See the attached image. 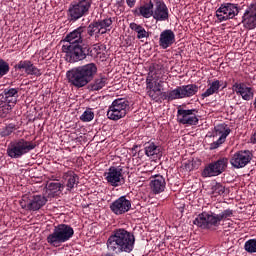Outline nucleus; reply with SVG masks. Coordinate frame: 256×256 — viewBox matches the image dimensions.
Masks as SVG:
<instances>
[{"label": "nucleus", "mask_w": 256, "mask_h": 256, "mask_svg": "<svg viewBox=\"0 0 256 256\" xmlns=\"http://www.w3.org/2000/svg\"><path fill=\"white\" fill-rule=\"evenodd\" d=\"M85 31H87V27L80 26L62 40V51L65 53L67 63H78V61L87 59V56L93 57V49L83 43Z\"/></svg>", "instance_id": "nucleus-1"}, {"label": "nucleus", "mask_w": 256, "mask_h": 256, "mask_svg": "<svg viewBox=\"0 0 256 256\" xmlns=\"http://www.w3.org/2000/svg\"><path fill=\"white\" fill-rule=\"evenodd\" d=\"M135 247V235L125 229H116L107 240V249L110 253H131Z\"/></svg>", "instance_id": "nucleus-2"}, {"label": "nucleus", "mask_w": 256, "mask_h": 256, "mask_svg": "<svg viewBox=\"0 0 256 256\" xmlns=\"http://www.w3.org/2000/svg\"><path fill=\"white\" fill-rule=\"evenodd\" d=\"M95 75H97V65L95 63L78 66L66 73L69 83L74 87H77V89H81V87L89 85V83H91L95 78Z\"/></svg>", "instance_id": "nucleus-3"}, {"label": "nucleus", "mask_w": 256, "mask_h": 256, "mask_svg": "<svg viewBox=\"0 0 256 256\" xmlns=\"http://www.w3.org/2000/svg\"><path fill=\"white\" fill-rule=\"evenodd\" d=\"M229 217H233V210L231 209H226L220 214L203 212L194 220V225L201 227V229H211L215 231V229L221 225V222L224 221V219H229Z\"/></svg>", "instance_id": "nucleus-4"}, {"label": "nucleus", "mask_w": 256, "mask_h": 256, "mask_svg": "<svg viewBox=\"0 0 256 256\" xmlns=\"http://www.w3.org/2000/svg\"><path fill=\"white\" fill-rule=\"evenodd\" d=\"M73 235H75L73 227L67 224H58L54 226L53 232L47 236L46 241L51 247H61V245L67 243Z\"/></svg>", "instance_id": "nucleus-5"}, {"label": "nucleus", "mask_w": 256, "mask_h": 256, "mask_svg": "<svg viewBox=\"0 0 256 256\" xmlns=\"http://www.w3.org/2000/svg\"><path fill=\"white\" fill-rule=\"evenodd\" d=\"M37 147L33 141H27L23 138L12 141L7 148V155L11 159H21L23 155H27Z\"/></svg>", "instance_id": "nucleus-6"}, {"label": "nucleus", "mask_w": 256, "mask_h": 256, "mask_svg": "<svg viewBox=\"0 0 256 256\" xmlns=\"http://www.w3.org/2000/svg\"><path fill=\"white\" fill-rule=\"evenodd\" d=\"M91 5H93V0H78L77 2L71 3L67 11L70 23H75V21H79L82 17H87Z\"/></svg>", "instance_id": "nucleus-7"}, {"label": "nucleus", "mask_w": 256, "mask_h": 256, "mask_svg": "<svg viewBox=\"0 0 256 256\" xmlns=\"http://www.w3.org/2000/svg\"><path fill=\"white\" fill-rule=\"evenodd\" d=\"M127 111H129V102L125 98H119L109 106L107 117L112 121H119V119H123L127 115Z\"/></svg>", "instance_id": "nucleus-8"}, {"label": "nucleus", "mask_w": 256, "mask_h": 256, "mask_svg": "<svg viewBox=\"0 0 256 256\" xmlns=\"http://www.w3.org/2000/svg\"><path fill=\"white\" fill-rule=\"evenodd\" d=\"M47 197L43 195H24L20 200V206L26 211H39L47 205Z\"/></svg>", "instance_id": "nucleus-9"}, {"label": "nucleus", "mask_w": 256, "mask_h": 256, "mask_svg": "<svg viewBox=\"0 0 256 256\" xmlns=\"http://www.w3.org/2000/svg\"><path fill=\"white\" fill-rule=\"evenodd\" d=\"M198 91L199 86H197V84L178 86L176 89L168 93V99L169 101H175V99H186L187 97L197 95Z\"/></svg>", "instance_id": "nucleus-10"}, {"label": "nucleus", "mask_w": 256, "mask_h": 256, "mask_svg": "<svg viewBox=\"0 0 256 256\" xmlns=\"http://www.w3.org/2000/svg\"><path fill=\"white\" fill-rule=\"evenodd\" d=\"M228 164L229 159L220 158L204 168V170L202 171V177H217L227 169Z\"/></svg>", "instance_id": "nucleus-11"}, {"label": "nucleus", "mask_w": 256, "mask_h": 256, "mask_svg": "<svg viewBox=\"0 0 256 256\" xmlns=\"http://www.w3.org/2000/svg\"><path fill=\"white\" fill-rule=\"evenodd\" d=\"M251 159H253V153L251 151L240 150L232 156L230 163L235 169H243V167L251 163Z\"/></svg>", "instance_id": "nucleus-12"}, {"label": "nucleus", "mask_w": 256, "mask_h": 256, "mask_svg": "<svg viewBox=\"0 0 256 256\" xmlns=\"http://www.w3.org/2000/svg\"><path fill=\"white\" fill-rule=\"evenodd\" d=\"M239 14V8L235 4L226 3L222 4L221 7L216 11V17L221 22L233 19L235 15Z\"/></svg>", "instance_id": "nucleus-13"}, {"label": "nucleus", "mask_w": 256, "mask_h": 256, "mask_svg": "<svg viewBox=\"0 0 256 256\" xmlns=\"http://www.w3.org/2000/svg\"><path fill=\"white\" fill-rule=\"evenodd\" d=\"M106 181L112 187H119L125 183V178H123V169L112 166L105 173Z\"/></svg>", "instance_id": "nucleus-14"}, {"label": "nucleus", "mask_w": 256, "mask_h": 256, "mask_svg": "<svg viewBox=\"0 0 256 256\" xmlns=\"http://www.w3.org/2000/svg\"><path fill=\"white\" fill-rule=\"evenodd\" d=\"M197 111L195 109L185 110V109H178L177 112V119L178 122L182 125H197L199 123V118L195 115Z\"/></svg>", "instance_id": "nucleus-15"}, {"label": "nucleus", "mask_w": 256, "mask_h": 256, "mask_svg": "<svg viewBox=\"0 0 256 256\" xmlns=\"http://www.w3.org/2000/svg\"><path fill=\"white\" fill-rule=\"evenodd\" d=\"M242 24L245 29L251 31L256 27V3L251 4L242 16Z\"/></svg>", "instance_id": "nucleus-16"}, {"label": "nucleus", "mask_w": 256, "mask_h": 256, "mask_svg": "<svg viewBox=\"0 0 256 256\" xmlns=\"http://www.w3.org/2000/svg\"><path fill=\"white\" fill-rule=\"evenodd\" d=\"M110 209L115 215H123L131 209V201L125 196H121L110 204Z\"/></svg>", "instance_id": "nucleus-17"}, {"label": "nucleus", "mask_w": 256, "mask_h": 256, "mask_svg": "<svg viewBox=\"0 0 256 256\" xmlns=\"http://www.w3.org/2000/svg\"><path fill=\"white\" fill-rule=\"evenodd\" d=\"M152 17L155 21H169V8L163 0H155Z\"/></svg>", "instance_id": "nucleus-18"}, {"label": "nucleus", "mask_w": 256, "mask_h": 256, "mask_svg": "<svg viewBox=\"0 0 256 256\" xmlns=\"http://www.w3.org/2000/svg\"><path fill=\"white\" fill-rule=\"evenodd\" d=\"M14 68L19 71H25L27 75H34L35 77H41L42 75L41 70L31 60H21Z\"/></svg>", "instance_id": "nucleus-19"}, {"label": "nucleus", "mask_w": 256, "mask_h": 256, "mask_svg": "<svg viewBox=\"0 0 256 256\" xmlns=\"http://www.w3.org/2000/svg\"><path fill=\"white\" fill-rule=\"evenodd\" d=\"M175 43V33L173 30H164L160 34L159 38V46L162 49H168V47H171Z\"/></svg>", "instance_id": "nucleus-20"}, {"label": "nucleus", "mask_w": 256, "mask_h": 256, "mask_svg": "<svg viewBox=\"0 0 256 256\" xmlns=\"http://www.w3.org/2000/svg\"><path fill=\"white\" fill-rule=\"evenodd\" d=\"M215 131L216 133H222V134L217 141L210 144L211 150L218 149L220 145H223V142L225 141V139H227V136L229 135V133H231V129L225 128V124L216 126Z\"/></svg>", "instance_id": "nucleus-21"}, {"label": "nucleus", "mask_w": 256, "mask_h": 256, "mask_svg": "<svg viewBox=\"0 0 256 256\" xmlns=\"http://www.w3.org/2000/svg\"><path fill=\"white\" fill-rule=\"evenodd\" d=\"M166 185L167 183L165 182L164 177L161 175L155 176L154 179L151 180L150 182L151 191L155 195H158L159 193H163V191H165Z\"/></svg>", "instance_id": "nucleus-22"}, {"label": "nucleus", "mask_w": 256, "mask_h": 256, "mask_svg": "<svg viewBox=\"0 0 256 256\" xmlns=\"http://www.w3.org/2000/svg\"><path fill=\"white\" fill-rule=\"evenodd\" d=\"M153 7H155V5L150 0L149 3L136 8L134 13L138 16L144 17L145 19H149V17H153Z\"/></svg>", "instance_id": "nucleus-23"}, {"label": "nucleus", "mask_w": 256, "mask_h": 256, "mask_svg": "<svg viewBox=\"0 0 256 256\" xmlns=\"http://www.w3.org/2000/svg\"><path fill=\"white\" fill-rule=\"evenodd\" d=\"M18 97H19V89L10 88V89L4 90V96H2V99L10 103L11 105H15V103H17Z\"/></svg>", "instance_id": "nucleus-24"}, {"label": "nucleus", "mask_w": 256, "mask_h": 256, "mask_svg": "<svg viewBox=\"0 0 256 256\" xmlns=\"http://www.w3.org/2000/svg\"><path fill=\"white\" fill-rule=\"evenodd\" d=\"M107 83H109V78L105 75H100L89 85V89L90 91H101Z\"/></svg>", "instance_id": "nucleus-25"}, {"label": "nucleus", "mask_w": 256, "mask_h": 256, "mask_svg": "<svg viewBox=\"0 0 256 256\" xmlns=\"http://www.w3.org/2000/svg\"><path fill=\"white\" fill-rule=\"evenodd\" d=\"M65 186L59 182H47L45 186V191L49 197L54 196L55 193H59V191H63Z\"/></svg>", "instance_id": "nucleus-26"}, {"label": "nucleus", "mask_w": 256, "mask_h": 256, "mask_svg": "<svg viewBox=\"0 0 256 256\" xmlns=\"http://www.w3.org/2000/svg\"><path fill=\"white\" fill-rule=\"evenodd\" d=\"M236 89H238L236 93H239L244 101H251L253 98V89L251 87H245L241 84H237Z\"/></svg>", "instance_id": "nucleus-27"}, {"label": "nucleus", "mask_w": 256, "mask_h": 256, "mask_svg": "<svg viewBox=\"0 0 256 256\" xmlns=\"http://www.w3.org/2000/svg\"><path fill=\"white\" fill-rule=\"evenodd\" d=\"M65 179L67 181L66 187L68 191H71L72 189H74L75 185L76 186L79 185V175L75 174L74 172H70L66 174Z\"/></svg>", "instance_id": "nucleus-28"}, {"label": "nucleus", "mask_w": 256, "mask_h": 256, "mask_svg": "<svg viewBox=\"0 0 256 256\" xmlns=\"http://www.w3.org/2000/svg\"><path fill=\"white\" fill-rule=\"evenodd\" d=\"M221 87V82L219 80L213 81L210 84V87L201 94L202 99L207 97H211V95H215V93H219V89Z\"/></svg>", "instance_id": "nucleus-29"}, {"label": "nucleus", "mask_w": 256, "mask_h": 256, "mask_svg": "<svg viewBox=\"0 0 256 256\" xmlns=\"http://www.w3.org/2000/svg\"><path fill=\"white\" fill-rule=\"evenodd\" d=\"M159 153H161V148L155 145V143L148 142L145 144V155H147V157H154V155H159Z\"/></svg>", "instance_id": "nucleus-30"}, {"label": "nucleus", "mask_w": 256, "mask_h": 256, "mask_svg": "<svg viewBox=\"0 0 256 256\" xmlns=\"http://www.w3.org/2000/svg\"><path fill=\"white\" fill-rule=\"evenodd\" d=\"M85 33H87L89 37H93L94 35H99V33H101V28H99L97 20H94L88 25V27H86Z\"/></svg>", "instance_id": "nucleus-31"}, {"label": "nucleus", "mask_w": 256, "mask_h": 256, "mask_svg": "<svg viewBox=\"0 0 256 256\" xmlns=\"http://www.w3.org/2000/svg\"><path fill=\"white\" fill-rule=\"evenodd\" d=\"M15 107V105H11L10 102L4 100V98L0 99V116L5 117L9 111H11Z\"/></svg>", "instance_id": "nucleus-32"}, {"label": "nucleus", "mask_w": 256, "mask_h": 256, "mask_svg": "<svg viewBox=\"0 0 256 256\" xmlns=\"http://www.w3.org/2000/svg\"><path fill=\"white\" fill-rule=\"evenodd\" d=\"M98 23V27L100 28V31H103V29H106V31H111V26L113 25V19L112 18H105L103 20H96Z\"/></svg>", "instance_id": "nucleus-33"}, {"label": "nucleus", "mask_w": 256, "mask_h": 256, "mask_svg": "<svg viewBox=\"0 0 256 256\" xmlns=\"http://www.w3.org/2000/svg\"><path fill=\"white\" fill-rule=\"evenodd\" d=\"M13 131H17V125L10 123L2 129L1 135L2 137H9Z\"/></svg>", "instance_id": "nucleus-34"}, {"label": "nucleus", "mask_w": 256, "mask_h": 256, "mask_svg": "<svg viewBox=\"0 0 256 256\" xmlns=\"http://www.w3.org/2000/svg\"><path fill=\"white\" fill-rule=\"evenodd\" d=\"M153 67H150V72L148 74V77L146 79V90H154L155 89V84L153 83Z\"/></svg>", "instance_id": "nucleus-35"}, {"label": "nucleus", "mask_w": 256, "mask_h": 256, "mask_svg": "<svg viewBox=\"0 0 256 256\" xmlns=\"http://www.w3.org/2000/svg\"><path fill=\"white\" fill-rule=\"evenodd\" d=\"M244 249L247 253H256V240L250 239L246 241Z\"/></svg>", "instance_id": "nucleus-36"}, {"label": "nucleus", "mask_w": 256, "mask_h": 256, "mask_svg": "<svg viewBox=\"0 0 256 256\" xmlns=\"http://www.w3.org/2000/svg\"><path fill=\"white\" fill-rule=\"evenodd\" d=\"M9 63L0 58V77H5L10 71Z\"/></svg>", "instance_id": "nucleus-37"}, {"label": "nucleus", "mask_w": 256, "mask_h": 256, "mask_svg": "<svg viewBox=\"0 0 256 256\" xmlns=\"http://www.w3.org/2000/svg\"><path fill=\"white\" fill-rule=\"evenodd\" d=\"M225 193V186L221 185V183H216L212 186V195L217 197V195H223Z\"/></svg>", "instance_id": "nucleus-38"}, {"label": "nucleus", "mask_w": 256, "mask_h": 256, "mask_svg": "<svg viewBox=\"0 0 256 256\" xmlns=\"http://www.w3.org/2000/svg\"><path fill=\"white\" fill-rule=\"evenodd\" d=\"M95 117V113H93V111L91 110H86L84 111V113L80 116V120L84 121L85 123L89 122V121H93Z\"/></svg>", "instance_id": "nucleus-39"}, {"label": "nucleus", "mask_w": 256, "mask_h": 256, "mask_svg": "<svg viewBox=\"0 0 256 256\" xmlns=\"http://www.w3.org/2000/svg\"><path fill=\"white\" fill-rule=\"evenodd\" d=\"M159 93H161V88H154L153 90H147V95L151 97V99L155 100L159 98Z\"/></svg>", "instance_id": "nucleus-40"}, {"label": "nucleus", "mask_w": 256, "mask_h": 256, "mask_svg": "<svg viewBox=\"0 0 256 256\" xmlns=\"http://www.w3.org/2000/svg\"><path fill=\"white\" fill-rule=\"evenodd\" d=\"M136 33H137V39L149 38V32L145 31V28H143V26L140 27V29Z\"/></svg>", "instance_id": "nucleus-41"}, {"label": "nucleus", "mask_w": 256, "mask_h": 256, "mask_svg": "<svg viewBox=\"0 0 256 256\" xmlns=\"http://www.w3.org/2000/svg\"><path fill=\"white\" fill-rule=\"evenodd\" d=\"M141 27V25L135 22L130 23V29H132V31H135L136 33L141 29Z\"/></svg>", "instance_id": "nucleus-42"}, {"label": "nucleus", "mask_w": 256, "mask_h": 256, "mask_svg": "<svg viewBox=\"0 0 256 256\" xmlns=\"http://www.w3.org/2000/svg\"><path fill=\"white\" fill-rule=\"evenodd\" d=\"M126 3L128 7L132 9V7H135V3H137V0H126Z\"/></svg>", "instance_id": "nucleus-43"}, {"label": "nucleus", "mask_w": 256, "mask_h": 256, "mask_svg": "<svg viewBox=\"0 0 256 256\" xmlns=\"http://www.w3.org/2000/svg\"><path fill=\"white\" fill-rule=\"evenodd\" d=\"M160 83L159 82H155V84H154V89H160Z\"/></svg>", "instance_id": "nucleus-44"}, {"label": "nucleus", "mask_w": 256, "mask_h": 256, "mask_svg": "<svg viewBox=\"0 0 256 256\" xmlns=\"http://www.w3.org/2000/svg\"><path fill=\"white\" fill-rule=\"evenodd\" d=\"M107 31H111V30L103 29L100 31V35H105V33H107Z\"/></svg>", "instance_id": "nucleus-45"}, {"label": "nucleus", "mask_w": 256, "mask_h": 256, "mask_svg": "<svg viewBox=\"0 0 256 256\" xmlns=\"http://www.w3.org/2000/svg\"><path fill=\"white\" fill-rule=\"evenodd\" d=\"M99 46L97 44L94 45V51H99Z\"/></svg>", "instance_id": "nucleus-46"}, {"label": "nucleus", "mask_w": 256, "mask_h": 256, "mask_svg": "<svg viewBox=\"0 0 256 256\" xmlns=\"http://www.w3.org/2000/svg\"><path fill=\"white\" fill-rule=\"evenodd\" d=\"M253 105H254V107L256 108V96H255V100H254Z\"/></svg>", "instance_id": "nucleus-47"}]
</instances>
